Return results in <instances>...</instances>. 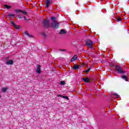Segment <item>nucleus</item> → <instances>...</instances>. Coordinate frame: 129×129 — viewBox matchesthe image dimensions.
Listing matches in <instances>:
<instances>
[{"label":"nucleus","mask_w":129,"mask_h":129,"mask_svg":"<svg viewBox=\"0 0 129 129\" xmlns=\"http://www.w3.org/2000/svg\"><path fill=\"white\" fill-rule=\"evenodd\" d=\"M51 20H52L51 26L53 29H59L60 28V24L57 20H56L55 17H51Z\"/></svg>","instance_id":"nucleus-1"},{"label":"nucleus","mask_w":129,"mask_h":129,"mask_svg":"<svg viewBox=\"0 0 129 129\" xmlns=\"http://www.w3.org/2000/svg\"><path fill=\"white\" fill-rule=\"evenodd\" d=\"M115 70L118 74H124L125 73V71L123 70L122 67L118 65L115 66Z\"/></svg>","instance_id":"nucleus-2"},{"label":"nucleus","mask_w":129,"mask_h":129,"mask_svg":"<svg viewBox=\"0 0 129 129\" xmlns=\"http://www.w3.org/2000/svg\"><path fill=\"white\" fill-rule=\"evenodd\" d=\"M43 27L46 28V29H48L51 27V24H50V20L45 19L44 20L42 23Z\"/></svg>","instance_id":"nucleus-3"},{"label":"nucleus","mask_w":129,"mask_h":129,"mask_svg":"<svg viewBox=\"0 0 129 129\" xmlns=\"http://www.w3.org/2000/svg\"><path fill=\"white\" fill-rule=\"evenodd\" d=\"M85 42L86 45H87V46H88V47H89V48H91V49H93V47H92V46L94 45V43L93 41H91V40L87 39L86 40Z\"/></svg>","instance_id":"nucleus-4"},{"label":"nucleus","mask_w":129,"mask_h":129,"mask_svg":"<svg viewBox=\"0 0 129 129\" xmlns=\"http://www.w3.org/2000/svg\"><path fill=\"white\" fill-rule=\"evenodd\" d=\"M10 23L11 24L14 26V28L17 29H21V26L20 25H17L16 23H15V21L11 20Z\"/></svg>","instance_id":"nucleus-5"},{"label":"nucleus","mask_w":129,"mask_h":129,"mask_svg":"<svg viewBox=\"0 0 129 129\" xmlns=\"http://www.w3.org/2000/svg\"><path fill=\"white\" fill-rule=\"evenodd\" d=\"M15 11V12L16 13V14H18L19 13H22V14H23V15H28V12H26L25 11L18 10V9H16Z\"/></svg>","instance_id":"nucleus-6"},{"label":"nucleus","mask_w":129,"mask_h":129,"mask_svg":"<svg viewBox=\"0 0 129 129\" xmlns=\"http://www.w3.org/2000/svg\"><path fill=\"white\" fill-rule=\"evenodd\" d=\"M52 3L53 1L52 0H46V2L45 3V8L48 9V8H49V6H50V5H51V4H52Z\"/></svg>","instance_id":"nucleus-7"},{"label":"nucleus","mask_w":129,"mask_h":129,"mask_svg":"<svg viewBox=\"0 0 129 129\" xmlns=\"http://www.w3.org/2000/svg\"><path fill=\"white\" fill-rule=\"evenodd\" d=\"M36 73H38V74H41V66L40 64L37 65Z\"/></svg>","instance_id":"nucleus-8"},{"label":"nucleus","mask_w":129,"mask_h":129,"mask_svg":"<svg viewBox=\"0 0 129 129\" xmlns=\"http://www.w3.org/2000/svg\"><path fill=\"white\" fill-rule=\"evenodd\" d=\"M83 80L85 81V82H86L87 83H89L90 82V79L88 78V77H86L85 78H83Z\"/></svg>","instance_id":"nucleus-9"},{"label":"nucleus","mask_w":129,"mask_h":129,"mask_svg":"<svg viewBox=\"0 0 129 129\" xmlns=\"http://www.w3.org/2000/svg\"><path fill=\"white\" fill-rule=\"evenodd\" d=\"M59 34L60 35H66V34H67V31L64 29H61L59 32Z\"/></svg>","instance_id":"nucleus-10"},{"label":"nucleus","mask_w":129,"mask_h":129,"mask_svg":"<svg viewBox=\"0 0 129 129\" xmlns=\"http://www.w3.org/2000/svg\"><path fill=\"white\" fill-rule=\"evenodd\" d=\"M121 78L122 79H124L125 81H128V77L125 75H122L121 76Z\"/></svg>","instance_id":"nucleus-11"},{"label":"nucleus","mask_w":129,"mask_h":129,"mask_svg":"<svg viewBox=\"0 0 129 129\" xmlns=\"http://www.w3.org/2000/svg\"><path fill=\"white\" fill-rule=\"evenodd\" d=\"M6 64H7V65H13L14 60H13V59H10L7 61Z\"/></svg>","instance_id":"nucleus-12"},{"label":"nucleus","mask_w":129,"mask_h":129,"mask_svg":"<svg viewBox=\"0 0 129 129\" xmlns=\"http://www.w3.org/2000/svg\"><path fill=\"white\" fill-rule=\"evenodd\" d=\"M77 55H75L74 56L71 58V62H73L74 61H76V60H77Z\"/></svg>","instance_id":"nucleus-13"},{"label":"nucleus","mask_w":129,"mask_h":129,"mask_svg":"<svg viewBox=\"0 0 129 129\" xmlns=\"http://www.w3.org/2000/svg\"><path fill=\"white\" fill-rule=\"evenodd\" d=\"M24 34L25 35H27V36H28V37H30V38H34V36L31 34H29V33H28V31H25Z\"/></svg>","instance_id":"nucleus-14"},{"label":"nucleus","mask_w":129,"mask_h":129,"mask_svg":"<svg viewBox=\"0 0 129 129\" xmlns=\"http://www.w3.org/2000/svg\"><path fill=\"white\" fill-rule=\"evenodd\" d=\"M80 66L78 64H74L73 69H79Z\"/></svg>","instance_id":"nucleus-15"},{"label":"nucleus","mask_w":129,"mask_h":129,"mask_svg":"<svg viewBox=\"0 0 129 129\" xmlns=\"http://www.w3.org/2000/svg\"><path fill=\"white\" fill-rule=\"evenodd\" d=\"M116 21L118 23H121V18L119 16H118L116 19Z\"/></svg>","instance_id":"nucleus-16"},{"label":"nucleus","mask_w":129,"mask_h":129,"mask_svg":"<svg viewBox=\"0 0 129 129\" xmlns=\"http://www.w3.org/2000/svg\"><path fill=\"white\" fill-rule=\"evenodd\" d=\"M59 96L62 98H66L67 100H69V97L67 96L60 95Z\"/></svg>","instance_id":"nucleus-17"},{"label":"nucleus","mask_w":129,"mask_h":129,"mask_svg":"<svg viewBox=\"0 0 129 129\" xmlns=\"http://www.w3.org/2000/svg\"><path fill=\"white\" fill-rule=\"evenodd\" d=\"M5 8H6V9H7V10H10V9L12 8V6H10L8 5H4Z\"/></svg>","instance_id":"nucleus-18"},{"label":"nucleus","mask_w":129,"mask_h":129,"mask_svg":"<svg viewBox=\"0 0 129 129\" xmlns=\"http://www.w3.org/2000/svg\"><path fill=\"white\" fill-rule=\"evenodd\" d=\"M90 68H89L87 70H85L84 72L85 73H89V72H90Z\"/></svg>","instance_id":"nucleus-19"},{"label":"nucleus","mask_w":129,"mask_h":129,"mask_svg":"<svg viewBox=\"0 0 129 129\" xmlns=\"http://www.w3.org/2000/svg\"><path fill=\"white\" fill-rule=\"evenodd\" d=\"M8 16L9 17H13V18H16V16L15 15V14H11V13H10L8 15Z\"/></svg>","instance_id":"nucleus-20"},{"label":"nucleus","mask_w":129,"mask_h":129,"mask_svg":"<svg viewBox=\"0 0 129 129\" xmlns=\"http://www.w3.org/2000/svg\"><path fill=\"white\" fill-rule=\"evenodd\" d=\"M7 90H8V88H3L2 89V91H3V92H6Z\"/></svg>","instance_id":"nucleus-21"},{"label":"nucleus","mask_w":129,"mask_h":129,"mask_svg":"<svg viewBox=\"0 0 129 129\" xmlns=\"http://www.w3.org/2000/svg\"><path fill=\"white\" fill-rule=\"evenodd\" d=\"M65 84H66L65 81H60V85H65Z\"/></svg>","instance_id":"nucleus-22"},{"label":"nucleus","mask_w":129,"mask_h":129,"mask_svg":"<svg viewBox=\"0 0 129 129\" xmlns=\"http://www.w3.org/2000/svg\"><path fill=\"white\" fill-rule=\"evenodd\" d=\"M41 35H42V36H43V37H44V38H46V34L44 33V32H42Z\"/></svg>","instance_id":"nucleus-23"},{"label":"nucleus","mask_w":129,"mask_h":129,"mask_svg":"<svg viewBox=\"0 0 129 129\" xmlns=\"http://www.w3.org/2000/svg\"><path fill=\"white\" fill-rule=\"evenodd\" d=\"M59 51H62V52H65L66 51V49H59Z\"/></svg>","instance_id":"nucleus-24"},{"label":"nucleus","mask_w":129,"mask_h":129,"mask_svg":"<svg viewBox=\"0 0 129 129\" xmlns=\"http://www.w3.org/2000/svg\"><path fill=\"white\" fill-rule=\"evenodd\" d=\"M23 18H24V20L25 21H30V19H27V18H26V16H24Z\"/></svg>","instance_id":"nucleus-25"},{"label":"nucleus","mask_w":129,"mask_h":129,"mask_svg":"<svg viewBox=\"0 0 129 129\" xmlns=\"http://www.w3.org/2000/svg\"><path fill=\"white\" fill-rule=\"evenodd\" d=\"M18 19H23L22 16L21 15H18Z\"/></svg>","instance_id":"nucleus-26"},{"label":"nucleus","mask_w":129,"mask_h":129,"mask_svg":"<svg viewBox=\"0 0 129 129\" xmlns=\"http://www.w3.org/2000/svg\"><path fill=\"white\" fill-rule=\"evenodd\" d=\"M111 66H112V67H114V63H111Z\"/></svg>","instance_id":"nucleus-27"},{"label":"nucleus","mask_w":129,"mask_h":129,"mask_svg":"<svg viewBox=\"0 0 129 129\" xmlns=\"http://www.w3.org/2000/svg\"><path fill=\"white\" fill-rule=\"evenodd\" d=\"M114 95H117V94H114Z\"/></svg>","instance_id":"nucleus-28"},{"label":"nucleus","mask_w":129,"mask_h":129,"mask_svg":"<svg viewBox=\"0 0 129 129\" xmlns=\"http://www.w3.org/2000/svg\"><path fill=\"white\" fill-rule=\"evenodd\" d=\"M0 98H2V96H1V95H0Z\"/></svg>","instance_id":"nucleus-29"}]
</instances>
